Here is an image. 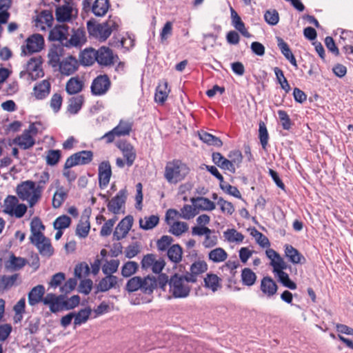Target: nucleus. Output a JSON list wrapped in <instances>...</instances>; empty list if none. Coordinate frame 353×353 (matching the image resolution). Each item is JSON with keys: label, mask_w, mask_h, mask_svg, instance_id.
<instances>
[{"label": "nucleus", "mask_w": 353, "mask_h": 353, "mask_svg": "<svg viewBox=\"0 0 353 353\" xmlns=\"http://www.w3.org/2000/svg\"><path fill=\"white\" fill-rule=\"evenodd\" d=\"M41 65V57L37 56L32 57L26 63L25 70L20 72V77L22 78L27 75V79L31 81H35L39 78L43 77L44 72Z\"/></svg>", "instance_id": "1"}, {"label": "nucleus", "mask_w": 353, "mask_h": 353, "mask_svg": "<svg viewBox=\"0 0 353 353\" xmlns=\"http://www.w3.org/2000/svg\"><path fill=\"white\" fill-rule=\"evenodd\" d=\"M87 29L90 37L105 41L110 36V31L105 22L99 23L92 19L87 22Z\"/></svg>", "instance_id": "2"}, {"label": "nucleus", "mask_w": 353, "mask_h": 353, "mask_svg": "<svg viewBox=\"0 0 353 353\" xmlns=\"http://www.w3.org/2000/svg\"><path fill=\"white\" fill-rule=\"evenodd\" d=\"M36 192L35 183L33 181L28 180L23 181L17 187V193L18 196L22 201H27L29 206L32 208L38 201L32 203V199Z\"/></svg>", "instance_id": "3"}, {"label": "nucleus", "mask_w": 353, "mask_h": 353, "mask_svg": "<svg viewBox=\"0 0 353 353\" xmlns=\"http://www.w3.org/2000/svg\"><path fill=\"white\" fill-rule=\"evenodd\" d=\"M93 159V152L90 150H82L70 156L64 164L65 169H70L78 165L90 163Z\"/></svg>", "instance_id": "4"}, {"label": "nucleus", "mask_w": 353, "mask_h": 353, "mask_svg": "<svg viewBox=\"0 0 353 353\" xmlns=\"http://www.w3.org/2000/svg\"><path fill=\"white\" fill-rule=\"evenodd\" d=\"M173 241L172 237L163 235L160 239L157 241V246L159 251H168L167 254L168 258L174 263L173 268H176V244L170 246Z\"/></svg>", "instance_id": "5"}, {"label": "nucleus", "mask_w": 353, "mask_h": 353, "mask_svg": "<svg viewBox=\"0 0 353 353\" xmlns=\"http://www.w3.org/2000/svg\"><path fill=\"white\" fill-rule=\"evenodd\" d=\"M111 86V81L107 74H100L92 82L91 92L95 96H101L108 92Z\"/></svg>", "instance_id": "6"}, {"label": "nucleus", "mask_w": 353, "mask_h": 353, "mask_svg": "<svg viewBox=\"0 0 353 353\" xmlns=\"http://www.w3.org/2000/svg\"><path fill=\"white\" fill-rule=\"evenodd\" d=\"M43 303L48 305L50 311L57 313L65 310L64 295H56L53 293H48L43 300Z\"/></svg>", "instance_id": "7"}, {"label": "nucleus", "mask_w": 353, "mask_h": 353, "mask_svg": "<svg viewBox=\"0 0 353 353\" xmlns=\"http://www.w3.org/2000/svg\"><path fill=\"white\" fill-rule=\"evenodd\" d=\"M133 221L134 219L131 215L121 219L113 232V240L119 241L125 238L130 230Z\"/></svg>", "instance_id": "8"}, {"label": "nucleus", "mask_w": 353, "mask_h": 353, "mask_svg": "<svg viewBox=\"0 0 353 353\" xmlns=\"http://www.w3.org/2000/svg\"><path fill=\"white\" fill-rule=\"evenodd\" d=\"M34 176L35 178L34 183H35L36 192L32 199V203H34L35 201H39L41 199L45 186L50 180V174L48 171H43L34 174Z\"/></svg>", "instance_id": "9"}, {"label": "nucleus", "mask_w": 353, "mask_h": 353, "mask_svg": "<svg viewBox=\"0 0 353 353\" xmlns=\"http://www.w3.org/2000/svg\"><path fill=\"white\" fill-rule=\"evenodd\" d=\"M44 46V39L40 34H34L26 39V49L23 47L22 53L32 54L41 51Z\"/></svg>", "instance_id": "10"}, {"label": "nucleus", "mask_w": 353, "mask_h": 353, "mask_svg": "<svg viewBox=\"0 0 353 353\" xmlns=\"http://www.w3.org/2000/svg\"><path fill=\"white\" fill-rule=\"evenodd\" d=\"M97 61L101 65L109 66L113 65L119 59L117 55H114L112 50L108 47H101L97 50Z\"/></svg>", "instance_id": "11"}, {"label": "nucleus", "mask_w": 353, "mask_h": 353, "mask_svg": "<svg viewBox=\"0 0 353 353\" xmlns=\"http://www.w3.org/2000/svg\"><path fill=\"white\" fill-rule=\"evenodd\" d=\"M127 199V190H120L118 193L108 201L107 207L110 212L114 214L119 213L121 208L124 205Z\"/></svg>", "instance_id": "12"}, {"label": "nucleus", "mask_w": 353, "mask_h": 353, "mask_svg": "<svg viewBox=\"0 0 353 353\" xmlns=\"http://www.w3.org/2000/svg\"><path fill=\"white\" fill-rule=\"evenodd\" d=\"M112 176L111 165L109 161H102L99 165V185L101 189H104L109 184Z\"/></svg>", "instance_id": "13"}, {"label": "nucleus", "mask_w": 353, "mask_h": 353, "mask_svg": "<svg viewBox=\"0 0 353 353\" xmlns=\"http://www.w3.org/2000/svg\"><path fill=\"white\" fill-rule=\"evenodd\" d=\"M30 242L37 247L41 255L50 257L53 254L54 248L50 240L44 235L41 238L32 239Z\"/></svg>", "instance_id": "14"}, {"label": "nucleus", "mask_w": 353, "mask_h": 353, "mask_svg": "<svg viewBox=\"0 0 353 353\" xmlns=\"http://www.w3.org/2000/svg\"><path fill=\"white\" fill-rule=\"evenodd\" d=\"M69 27L65 24L55 26L49 33V40L59 41L58 44L63 45L67 39Z\"/></svg>", "instance_id": "15"}, {"label": "nucleus", "mask_w": 353, "mask_h": 353, "mask_svg": "<svg viewBox=\"0 0 353 353\" xmlns=\"http://www.w3.org/2000/svg\"><path fill=\"white\" fill-rule=\"evenodd\" d=\"M208 270V265L203 261H198L192 263L190 266V272H186L184 279L187 282L195 283L196 276Z\"/></svg>", "instance_id": "16"}, {"label": "nucleus", "mask_w": 353, "mask_h": 353, "mask_svg": "<svg viewBox=\"0 0 353 353\" xmlns=\"http://www.w3.org/2000/svg\"><path fill=\"white\" fill-rule=\"evenodd\" d=\"M64 45L52 44L49 49L48 57V63L53 68L58 66L60 59L65 54Z\"/></svg>", "instance_id": "17"}, {"label": "nucleus", "mask_w": 353, "mask_h": 353, "mask_svg": "<svg viewBox=\"0 0 353 353\" xmlns=\"http://www.w3.org/2000/svg\"><path fill=\"white\" fill-rule=\"evenodd\" d=\"M58 65L59 71L62 74L69 76L77 70L79 63L75 57L68 56L61 61Z\"/></svg>", "instance_id": "18"}, {"label": "nucleus", "mask_w": 353, "mask_h": 353, "mask_svg": "<svg viewBox=\"0 0 353 353\" xmlns=\"http://www.w3.org/2000/svg\"><path fill=\"white\" fill-rule=\"evenodd\" d=\"M105 276L102 278L98 284L96 285V293L105 292L112 288H117L119 287V279L114 275L105 274Z\"/></svg>", "instance_id": "19"}, {"label": "nucleus", "mask_w": 353, "mask_h": 353, "mask_svg": "<svg viewBox=\"0 0 353 353\" xmlns=\"http://www.w3.org/2000/svg\"><path fill=\"white\" fill-rule=\"evenodd\" d=\"M260 290L266 297L271 298L276 294L278 285L272 277L266 276L261 281Z\"/></svg>", "instance_id": "20"}, {"label": "nucleus", "mask_w": 353, "mask_h": 353, "mask_svg": "<svg viewBox=\"0 0 353 353\" xmlns=\"http://www.w3.org/2000/svg\"><path fill=\"white\" fill-rule=\"evenodd\" d=\"M85 41V31L83 29L79 28L76 30H73V34H72L70 39H66L63 45L65 48H70L72 47L81 46V45L84 43Z\"/></svg>", "instance_id": "21"}, {"label": "nucleus", "mask_w": 353, "mask_h": 353, "mask_svg": "<svg viewBox=\"0 0 353 353\" xmlns=\"http://www.w3.org/2000/svg\"><path fill=\"white\" fill-rule=\"evenodd\" d=\"M45 291V288L43 285H37L34 287L28 293V303L30 305L34 306L39 302H43Z\"/></svg>", "instance_id": "22"}, {"label": "nucleus", "mask_w": 353, "mask_h": 353, "mask_svg": "<svg viewBox=\"0 0 353 353\" xmlns=\"http://www.w3.org/2000/svg\"><path fill=\"white\" fill-rule=\"evenodd\" d=\"M157 288V280L155 276L148 275L141 277V292L144 294L151 295Z\"/></svg>", "instance_id": "23"}, {"label": "nucleus", "mask_w": 353, "mask_h": 353, "mask_svg": "<svg viewBox=\"0 0 353 353\" xmlns=\"http://www.w3.org/2000/svg\"><path fill=\"white\" fill-rule=\"evenodd\" d=\"M72 8L68 4L57 6L55 10L57 21L61 23L70 21L72 19Z\"/></svg>", "instance_id": "24"}, {"label": "nucleus", "mask_w": 353, "mask_h": 353, "mask_svg": "<svg viewBox=\"0 0 353 353\" xmlns=\"http://www.w3.org/2000/svg\"><path fill=\"white\" fill-rule=\"evenodd\" d=\"M265 254L267 257L271 260L270 265L273 267V271H277L278 268H287V264L275 250L268 249Z\"/></svg>", "instance_id": "25"}, {"label": "nucleus", "mask_w": 353, "mask_h": 353, "mask_svg": "<svg viewBox=\"0 0 353 353\" xmlns=\"http://www.w3.org/2000/svg\"><path fill=\"white\" fill-rule=\"evenodd\" d=\"M276 41L277 46L283 55L290 61V63L293 66L297 68L296 60L292 54L288 44L281 37H276Z\"/></svg>", "instance_id": "26"}, {"label": "nucleus", "mask_w": 353, "mask_h": 353, "mask_svg": "<svg viewBox=\"0 0 353 353\" xmlns=\"http://www.w3.org/2000/svg\"><path fill=\"white\" fill-rule=\"evenodd\" d=\"M285 254L288 260L294 264L302 263L305 261L304 256L299 250L291 245L287 244L285 245Z\"/></svg>", "instance_id": "27"}, {"label": "nucleus", "mask_w": 353, "mask_h": 353, "mask_svg": "<svg viewBox=\"0 0 353 353\" xmlns=\"http://www.w3.org/2000/svg\"><path fill=\"white\" fill-rule=\"evenodd\" d=\"M13 143L23 150H28L34 145L35 141L31 134H28V132H23L20 136L14 139Z\"/></svg>", "instance_id": "28"}, {"label": "nucleus", "mask_w": 353, "mask_h": 353, "mask_svg": "<svg viewBox=\"0 0 353 353\" xmlns=\"http://www.w3.org/2000/svg\"><path fill=\"white\" fill-rule=\"evenodd\" d=\"M110 7L109 0H95L92 5V12L96 17H103Z\"/></svg>", "instance_id": "29"}, {"label": "nucleus", "mask_w": 353, "mask_h": 353, "mask_svg": "<svg viewBox=\"0 0 353 353\" xmlns=\"http://www.w3.org/2000/svg\"><path fill=\"white\" fill-rule=\"evenodd\" d=\"M84 83L78 77L70 78L66 83L65 90L68 94H76L80 92Z\"/></svg>", "instance_id": "30"}, {"label": "nucleus", "mask_w": 353, "mask_h": 353, "mask_svg": "<svg viewBox=\"0 0 353 353\" xmlns=\"http://www.w3.org/2000/svg\"><path fill=\"white\" fill-rule=\"evenodd\" d=\"M191 201L194 206L196 208V209H201L205 211H212L216 208L215 203L205 197L199 196L196 198H192Z\"/></svg>", "instance_id": "31"}, {"label": "nucleus", "mask_w": 353, "mask_h": 353, "mask_svg": "<svg viewBox=\"0 0 353 353\" xmlns=\"http://www.w3.org/2000/svg\"><path fill=\"white\" fill-rule=\"evenodd\" d=\"M33 91L37 99H43L50 93V83L47 80H43L41 82L34 85Z\"/></svg>", "instance_id": "32"}, {"label": "nucleus", "mask_w": 353, "mask_h": 353, "mask_svg": "<svg viewBox=\"0 0 353 353\" xmlns=\"http://www.w3.org/2000/svg\"><path fill=\"white\" fill-rule=\"evenodd\" d=\"M56 183L58 186L57 191L53 195L52 204L54 208H59L67 199L68 193L63 186H59V181L58 180Z\"/></svg>", "instance_id": "33"}, {"label": "nucleus", "mask_w": 353, "mask_h": 353, "mask_svg": "<svg viewBox=\"0 0 353 353\" xmlns=\"http://www.w3.org/2000/svg\"><path fill=\"white\" fill-rule=\"evenodd\" d=\"M170 90L168 88V83L162 81L156 88L154 100L157 103L163 104L168 98Z\"/></svg>", "instance_id": "34"}, {"label": "nucleus", "mask_w": 353, "mask_h": 353, "mask_svg": "<svg viewBox=\"0 0 353 353\" xmlns=\"http://www.w3.org/2000/svg\"><path fill=\"white\" fill-rule=\"evenodd\" d=\"M45 229V226L42 223L41 221L38 217H34L30 223V232L31 236L30 240L32 239L43 237V234L42 230Z\"/></svg>", "instance_id": "35"}, {"label": "nucleus", "mask_w": 353, "mask_h": 353, "mask_svg": "<svg viewBox=\"0 0 353 353\" xmlns=\"http://www.w3.org/2000/svg\"><path fill=\"white\" fill-rule=\"evenodd\" d=\"M286 268H278L277 271H273L275 275L278 277V280L281 282L283 286L290 289L295 290L296 289V284L292 281L289 275L283 271Z\"/></svg>", "instance_id": "36"}, {"label": "nucleus", "mask_w": 353, "mask_h": 353, "mask_svg": "<svg viewBox=\"0 0 353 353\" xmlns=\"http://www.w3.org/2000/svg\"><path fill=\"white\" fill-rule=\"evenodd\" d=\"M97 50L94 49H85L80 55V62L82 65L89 66L97 61Z\"/></svg>", "instance_id": "37"}, {"label": "nucleus", "mask_w": 353, "mask_h": 353, "mask_svg": "<svg viewBox=\"0 0 353 353\" xmlns=\"http://www.w3.org/2000/svg\"><path fill=\"white\" fill-rule=\"evenodd\" d=\"M26 264V260L21 257H17L12 254L8 261L6 263V268L8 270H18L24 267Z\"/></svg>", "instance_id": "38"}, {"label": "nucleus", "mask_w": 353, "mask_h": 353, "mask_svg": "<svg viewBox=\"0 0 353 353\" xmlns=\"http://www.w3.org/2000/svg\"><path fill=\"white\" fill-rule=\"evenodd\" d=\"M83 102L84 97L83 95H77L70 98L68 102V111L72 114H77L81 109Z\"/></svg>", "instance_id": "39"}, {"label": "nucleus", "mask_w": 353, "mask_h": 353, "mask_svg": "<svg viewBox=\"0 0 353 353\" xmlns=\"http://www.w3.org/2000/svg\"><path fill=\"white\" fill-rule=\"evenodd\" d=\"M241 278L243 285L250 287L256 283L257 277L250 268H245L241 271Z\"/></svg>", "instance_id": "40"}, {"label": "nucleus", "mask_w": 353, "mask_h": 353, "mask_svg": "<svg viewBox=\"0 0 353 353\" xmlns=\"http://www.w3.org/2000/svg\"><path fill=\"white\" fill-rule=\"evenodd\" d=\"M159 222V217L157 215H150L145 216L144 219H140L139 226L143 230H149L157 226Z\"/></svg>", "instance_id": "41"}, {"label": "nucleus", "mask_w": 353, "mask_h": 353, "mask_svg": "<svg viewBox=\"0 0 353 353\" xmlns=\"http://www.w3.org/2000/svg\"><path fill=\"white\" fill-rule=\"evenodd\" d=\"M199 137L203 142L210 145L221 147L223 145L222 141L219 137H216L208 132L202 131L199 133Z\"/></svg>", "instance_id": "42"}, {"label": "nucleus", "mask_w": 353, "mask_h": 353, "mask_svg": "<svg viewBox=\"0 0 353 353\" xmlns=\"http://www.w3.org/2000/svg\"><path fill=\"white\" fill-rule=\"evenodd\" d=\"M176 210L169 209L165 214V221L168 225H170L169 232L176 236Z\"/></svg>", "instance_id": "43"}, {"label": "nucleus", "mask_w": 353, "mask_h": 353, "mask_svg": "<svg viewBox=\"0 0 353 353\" xmlns=\"http://www.w3.org/2000/svg\"><path fill=\"white\" fill-rule=\"evenodd\" d=\"M221 279L219 277L214 274H207L204 278L205 287L212 290L213 292H216L220 287Z\"/></svg>", "instance_id": "44"}, {"label": "nucleus", "mask_w": 353, "mask_h": 353, "mask_svg": "<svg viewBox=\"0 0 353 353\" xmlns=\"http://www.w3.org/2000/svg\"><path fill=\"white\" fill-rule=\"evenodd\" d=\"M19 277L18 274L11 276L3 275L0 278V290L5 291L11 288Z\"/></svg>", "instance_id": "45"}, {"label": "nucleus", "mask_w": 353, "mask_h": 353, "mask_svg": "<svg viewBox=\"0 0 353 353\" xmlns=\"http://www.w3.org/2000/svg\"><path fill=\"white\" fill-rule=\"evenodd\" d=\"M141 277L139 276H134L128 280L125 290L128 293H132L138 290L141 291Z\"/></svg>", "instance_id": "46"}, {"label": "nucleus", "mask_w": 353, "mask_h": 353, "mask_svg": "<svg viewBox=\"0 0 353 353\" xmlns=\"http://www.w3.org/2000/svg\"><path fill=\"white\" fill-rule=\"evenodd\" d=\"M139 268V265L135 261H128L123 264L121 268V275L125 277H130L135 274Z\"/></svg>", "instance_id": "47"}, {"label": "nucleus", "mask_w": 353, "mask_h": 353, "mask_svg": "<svg viewBox=\"0 0 353 353\" xmlns=\"http://www.w3.org/2000/svg\"><path fill=\"white\" fill-rule=\"evenodd\" d=\"M274 72L276 77V80L281 85V88L285 90L286 93H288L290 91L291 88L287 79L284 76L283 70L278 67H275L274 68Z\"/></svg>", "instance_id": "48"}, {"label": "nucleus", "mask_w": 353, "mask_h": 353, "mask_svg": "<svg viewBox=\"0 0 353 353\" xmlns=\"http://www.w3.org/2000/svg\"><path fill=\"white\" fill-rule=\"evenodd\" d=\"M132 127V123L121 119L114 129L117 130V137H121L130 134Z\"/></svg>", "instance_id": "49"}, {"label": "nucleus", "mask_w": 353, "mask_h": 353, "mask_svg": "<svg viewBox=\"0 0 353 353\" xmlns=\"http://www.w3.org/2000/svg\"><path fill=\"white\" fill-rule=\"evenodd\" d=\"M91 309L90 307L81 309L78 313H74V323L75 325H79L85 323L91 314Z\"/></svg>", "instance_id": "50"}, {"label": "nucleus", "mask_w": 353, "mask_h": 353, "mask_svg": "<svg viewBox=\"0 0 353 353\" xmlns=\"http://www.w3.org/2000/svg\"><path fill=\"white\" fill-rule=\"evenodd\" d=\"M227 257V252L221 248L214 249L209 253V259L215 263L224 261Z\"/></svg>", "instance_id": "51"}, {"label": "nucleus", "mask_w": 353, "mask_h": 353, "mask_svg": "<svg viewBox=\"0 0 353 353\" xmlns=\"http://www.w3.org/2000/svg\"><path fill=\"white\" fill-rule=\"evenodd\" d=\"M223 234L227 241L232 243H241L244 239V236L235 229H228L224 232Z\"/></svg>", "instance_id": "52"}, {"label": "nucleus", "mask_w": 353, "mask_h": 353, "mask_svg": "<svg viewBox=\"0 0 353 353\" xmlns=\"http://www.w3.org/2000/svg\"><path fill=\"white\" fill-rule=\"evenodd\" d=\"M19 204V200L17 196L8 195L4 200L3 212L8 214H12V210Z\"/></svg>", "instance_id": "53"}, {"label": "nucleus", "mask_w": 353, "mask_h": 353, "mask_svg": "<svg viewBox=\"0 0 353 353\" xmlns=\"http://www.w3.org/2000/svg\"><path fill=\"white\" fill-rule=\"evenodd\" d=\"M61 157V152L59 150H49L47 152L46 157V163L48 165L54 166L57 165Z\"/></svg>", "instance_id": "54"}, {"label": "nucleus", "mask_w": 353, "mask_h": 353, "mask_svg": "<svg viewBox=\"0 0 353 353\" xmlns=\"http://www.w3.org/2000/svg\"><path fill=\"white\" fill-rule=\"evenodd\" d=\"M259 138L263 149L266 150L268 143L269 134L264 122L260 121L259 128Z\"/></svg>", "instance_id": "55"}, {"label": "nucleus", "mask_w": 353, "mask_h": 353, "mask_svg": "<svg viewBox=\"0 0 353 353\" xmlns=\"http://www.w3.org/2000/svg\"><path fill=\"white\" fill-rule=\"evenodd\" d=\"M119 261L117 259H112L107 261L102 267V272L104 274L113 275L117 272L119 265Z\"/></svg>", "instance_id": "56"}, {"label": "nucleus", "mask_w": 353, "mask_h": 353, "mask_svg": "<svg viewBox=\"0 0 353 353\" xmlns=\"http://www.w3.org/2000/svg\"><path fill=\"white\" fill-rule=\"evenodd\" d=\"M71 219L67 215H61L54 221L53 226L55 230H62L70 226Z\"/></svg>", "instance_id": "57"}, {"label": "nucleus", "mask_w": 353, "mask_h": 353, "mask_svg": "<svg viewBox=\"0 0 353 353\" xmlns=\"http://www.w3.org/2000/svg\"><path fill=\"white\" fill-rule=\"evenodd\" d=\"M90 228V225L88 218H87L85 221L81 220L77 226L76 235L81 238H85L88 235Z\"/></svg>", "instance_id": "58"}, {"label": "nucleus", "mask_w": 353, "mask_h": 353, "mask_svg": "<svg viewBox=\"0 0 353 353\" xmlns=\"http://www.w3.org/2000/svg\"><path fill=\"white\" fill-rule=\"evenodd\" d=\"M184 276H178V298H184L189 295L190 286L184 284Z\"/></svg>", "instance_id": "59"}, {"label": "nucleus", "mask_w": 353, "mask_h": 353, "mask_svg": "<svg viewBox=\"0 0 353 353\" xmlns=\"http://www.w3.org/2000/svg\"><path fill=\"white\" fill-rule=\"evenodd\" d=\"M264 19L268 24L275 26L279 21V13L276 10H267L264 14Z\"/></svg>", "instance_id": "60"}, {"label": "nucleus", "mask_w": 353, "mask_h": 353, "mask_svg": "<svg viewBox=\"0 0 353 353\" xmlns=\"http://www.w3.org/2000/svg\"><path fill=\"white\" fill-rule=\"evenodd\" d=\"M176 173V161L174 159L172 162L167 163L165 170V177L169 181L172 182L174 174Z\"/></svg>", "instance_id": "61"}, {"label": "nucleus", "mask_w": 353, "mask_h": 353, "mask_svg": "<svg viewBox=\"0 0 353 353\" xmlns=\"http://www.w3.org/2000/svg\"><path fill=\"white\" fill-rule=\"evenodd\" d=\"M217 204L220 206L223 213L231 215L234 212V207L231 202L224 200L222 197L219 198Z\"/></svg>", "instance_id": "62"}, {"label": "nucleus", "mask_w": 353, "mask_h": 353, "mask_svg": "<svg viewBox=\"0 0 353 353\" xmlns=\"http://www.w3.org/2000/svg\"><path fill=\"white\" fill-rule=\"evenodd\" d=\"M197 214L196 208L190 205H185L181 210L180 216L185 219H190Z\"/></svg>", "instance_id": "63"}, {"label": "nucleus", "mask_w": 353, "mask_h": 353, "mask_svg": "<svg viewBox=\"0 0 353 353\" xmlns=\"http://www.w3.org/2000/svg\"><path fill=\"white\" fill-rule=\"evenodd\" d=\"M278 115L281 123V125L284 130H290L292 126V121L289 115L285 110H278Z\"/></svg>", "instance_id": "64"}]
</instances>
